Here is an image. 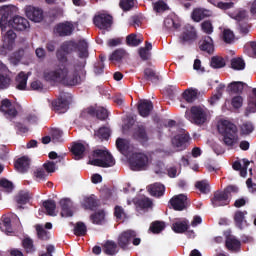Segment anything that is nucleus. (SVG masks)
<instances>
[{
    "label": "nucleus",
    "mask_w": 256,
    "mask_h": 256,
    "mask_svg": "<svg viewBox=\"0 0 256 256\" xmlns=\"http://www.w3.org/2000/svg\"><path fill=\"white\" fill-rule=\"evenodd\" d=\"M26 17L34 23H41L43 21V10L34 6H26L25 8Z\"/></svg>",
    "instance_id": "12"
},
{
    "label": "nucleus",
    "mask_w": 256,
    "mask_h": 256,
    "mask_svg": "<svg viewBox=\"0 0 256 256\" xmlns=\"http://www.w3.org/2000/svg\"><path fill=\"white\" fill-rule=\"evenodd\" d=\"M222 39L224 43H232L235 41V34L229 28H224L222 31Z\"/></svg>",
    "instance_id": "41"
},
{
    "label": "nucleus",
    "mask_w": 256,
    "mask_h": 256,
    "mask_svg": "<svg viewBox=\"0 0 256 256\" xmlns=\"http://www.w3.org/2000/svg\"><path fill=\"white\" fill-rule=\"evenodd\" d=\"M231 104H232V107H234V109H239V108L243 107V97H241V96L233 97Z\"/></svg>",
    "instance_id": "64"
},
{
    "label": "nucleus",
    "mask_w": 256,
    "mask_h": 256,
    "mask_svg": "<svg viewBox=\"0 0 256 256\" xmlns=\"http://www.w3.org/2000/svg\"><path fill=\"white\" fill-rule=\"evenodd\" d=\"M45 81L63 83L64 85H79L85 78V60L80 64L65 63L55 70L47 69L43 73Z\"/></svg>",
    "instance_id": "1"
},
{
    "label": "nucleus",
    "mask_w": 256,
    "mask_h": 256,
    "mask_svg": "<svg viewBox=\"0 0 256 256\" xmlns=\"http://www.w3.org/2000/svg\"><path fill=\"white\" fill-rule=\"evenodd\" d=\"M229 201H231V198H229L227 193L224 191L216 192L212 198V205L213 207H223L225 205H229Z\"/></svg>",
    "instance_id": "13"
},
{
    "label": "nucleus",
    "mask_w": 256,
    "mask_h": 256,
    "mask_svg": "<svg viewBox=\"0 0 256 256\" xmlns=\"http://www.w3.org/2000/svg\"><path fill=\"white\" fill-rule=\"evenodd\" d=\"M197 39V30L191 25H186L180 35V43L183 45L193 43Z\"/></svg>",
    "instance_id": "8"
},
{
    "label": "nucleus",
    "mask_w": 256,
    "mask_h": 256,
    "mask_svg": "<svg viewBox=\"0 0 256 256\" xmlns=\"http://www.w3.org/2000/svg\"><path fill=\"white\" fill-rule=\"evenodd\" d=\"M226 247L229 251H238L241 248V242L234 237H229L226 240Z\"/></svg>",
    "instance_id": "39"
},
{
    "label": "nucleus",
    "mask_w": 256,
    "mask_h": 256,
    "mask_svg": "<svg viewBox=\"0 0 256 256\" xmlns=\"http://www.w3.org/2000/svg\"><path fill=\"white\" fill-rule=\"evenodd\" d=\"M55 33H58L61 37L71 35L73 33V24L71 22L58 24L55 28Z\"/></svg>",
    "instance_id": "18"
},
{
    "label": "nucleus",
    "mask_w": 256,
    "mask_h": 256,
    "mask_svg": "<svg viewBox=\"0 0 256 256\" xmlns=\"http://www.w3.org/2000/svg\"><path fill=\"white\" fill-rule=\"evenodd\" d=\"M125 57V50L118 49L110 56V61H121Z\"/></svg>",
    "instance_id": "57"
},
{
    "label": "nucleus",
    "mask_w": 256,
    "mask_h": 256,
    "mask_svg": "<svg viewBox=\"0 0 256 256\" xmlns=\"http://www.w3.org/2000/svg\"><path fill=\"white\" fill-rule=\"evenodd\" d=\"M31 164V160H29V157L24 156L19 158L15 163V168L20 173H25L29 169V165Z\"/></svg>",
    "instance_id": "24"
},
{
    "label": "nucleus",
    "mask_w": 256,
    "mask_h": 256,
    "mask_svg": "<svg viewBox=\"0 0 256 256\" xmlns=\"http://www.w3.org/2000/svg\"><path fill=\"white\" fill-rule=\"evenodd\" d=\"M87 42L85 40H80L78 42V55L80 59H87L89 57V52H87Z\"/></svg>",
    "instance_id": "38"
},
{
    "label": "nucleus",
    "mask_w": 256,
    "mask_h": 256,
    "mask_svg": "<svg viewBox=\"0 0 256 256\" xmlns=\"http://www.w3.org/2000/svg\"><path fill=\"white\" fill-rule=\"evenodd\" d=\"M126 43L130 47H137L143 43V37H137L136 34H130L126 38Z\"/></svg>",
    "instance_id": "37"
},
{
    "label": "nucleus",
    "mask_w": 256,
    "mask_h": 256,
    "mask_svg": "<svg viewBox=\"0 0 256 256\" xmlns=\"http://www.w3.org/2000/svg\"><path fill=\"white\" fill-rule=\"evenodd\" d=\"M94 25L98 27V29H102L103 31H107L111 28L113 23V18L107 14H98L94 17Z\"/></svg>",
    "instance_id": "9"
},
{
    "label": "nucleus",
    "mask_w": 256,
    "mask_h": 256,
    "mask_svg": "<svg viewBox=\"0 0 256 256\" xmlns=\"http://www.w3.org/2000/svg\"><path fill=\"white\" fill-rule=\"evenodd\" d=\"M74 233L78 236L86 235L87 226L83 222H78L74 228Z\"/></svg>",
    "instance_id": "53"
},
{
    "label": "nucleus",
    "mask_w": 256,
    "mask_h": 256,
    "mask_svg": "<svg viewBox=\"0 0 256 256\" xmlns=\"http://www.w3.org/2000/svg\"><path fill=\"white\" fill-rule=\"evenodd\" d=\"M156 175H165V164L163 162H155L152 167Z\"/></svg>",
    "instance_id": "52"
},
{
    "label": "nucleus",
    "mask_w": 256,
    "mask_h": 256,
    "mask_svg": "<svg viewBox=\"0 0 256 256\" xmlns=\"http://www.w3.org/2000/svg\"><path fill=\"white\" fill-rule=\"evenodd\" d=\"M36 231L39 239H42V241H47V239H50L51 234L46 231L45 228H43L41 225H36Z\"/></svg>",
    "instance_id": "46"
},
{
    "label": "nucleus",
    "mask_w": 256,
    "mask_h": 256,
    "mask_svg": "<svg viewBox=\"0 0 256 256\" xmlns=\"http://www.w3.org/2000/svg\"><path fill=\"white\" fill-rule=\"evenodd\" d=\"M73 44L71 43H64L60 50L57 51V58L60 61H65V55H67V53H69V48L72 47Z\"/></svg>",
    "instance_id": "40"
},
{
    "label": "nucleus",
    "mask_w": 256,
    "mask_h": 256,
    "mask_svg": "<svg viewBox=\"0 0 256 256\" xmlns=\"http://www.w3.org/2000/svg\"><path fill=\"white\" fill-rule=\"evenodd\" d=\"M151 49H153V45L151 44V42H146L145 47L139 49V55L141 59H143L144 61H146V59H149V57H151Z\"/></svg>",
    "instance_id": "36"
},
{
    "label": "nucleus",
    "mask_w": 256,
    "mask_h": 256,
    "mask_svg": "<svg viewBox=\"0 0 256 256\" xmlns=\"http://www.w3.org/2000/svg\"><path fill=\"white\" fill-rule=\"evenodd\" d=\"M151 165V159L143 153H134L130 158V169L132 171H145Z\"/></svg>",
    "instance_id": "6"
},
{
    "label": "nucleus",
    "mask_w": 256,
    "mask_h": 256,
    "mask_svg": "<svg viewBox=\"0 0 256 256\" xmlns=\"http://www.w3.org/2000/svg\"><path fill=\"white\" fill-rule=\"evenodd\" d=\"M103 250L106 255H117V253H119L117 243L111 240H108L104 243Z\"/></svg>",
    "instance_id": "29"
},
{
    "label": "nucleus",
    "mask_w": 256,
    "mask_h": 256,
    "mask_svg": "<svg viewBox=\"0 0 256 256\" xmlns=\"http://www.w3.org/2000/svg\"><path fill=\"white\" fill-rule=\"evenodd\" d=\"M163 229H165V223L164 222H154L152 223V225L150 226V231H152V233H161V231H163Z\"/></svg>",
    "instance_id": "56"
},
{
    "label": "nucleus",
    "mask_w": 256,
    "mask_h": 256,
    "mask_svg": "<svg viewBox=\"0 0 256 256\" xmlns=\"http://www.w3.org/2000/svg\"><path fill=\"white\" fill-rule=\"evenodd\" d=\"M53 143H58V141H61V137L63 135V132L61 130L54 128L50 132Z\"/></svg>",
    "instance_id": "63"
},
{
    "label": "nucleus",
    "mask_w": 256,
    "mask_h": 256,
    "mask_svg": "<svg viewBox=\"0 0 256 256\" xmlns=\"http://www.w3.org/2000/svg\"><path fill=\"white\" fill-rule=\"evenodd\" d=\"M138 111L141 117H149L153 111V102L150 100H140L138 103Z\"/></svg>",
    "instance_id": "17"
},
{
    "label": "nucleus",
    "mask_w": 256,
    "mask_h": 256,
    "mask_svg": "<svg viewBox=\"0 0 256 256\" xmlns=\"http://www.w3.org/2000/svg\"><path fill=\"white\" fill-rule=\"evenodd\" d=\"M185 118L193 125L201 127L211 121V111L205 106H192L185 112Z\"/></svg>",
    "instance_id": "4"
},
{
    "label": "nucleus",
    "mask_w": 256,
    "mask_h": 256,
    "mask_svg": "<svg viewBox=\"0 0 256 256\" xmlns=\"http://www.w3.org/2000/svg\"><path fill=\"white\" fill-rule=\"evenodd\" d=\"M67 107H69V101L63 97L52 102V109L57 113H65V111H67Z\"/></svg>",
    "instance_id": "20"
},
{
    "label": "nucleus",
    "mask_w": 256,
    "mask_h": 256,
    "mask_svg": "<svg viewBox=\"0 0 256 256\" xmlns=\"http://www.w3.org/2000/svg\"><path fill=\"white\" fill-rule=\"evenodd\" d=\"M91 220L96 225L101 224L103 221H105V211L99 210L98 212L91 216Z\"/></svg>",
    "instance_id": "48"
},
{
    "label": "nucleus",
    "mask_w": 256,
    "mask_h": 256,
    "mask_svg": "<svg viewBox=\"0 0 256 256\" xmlns=\"http://www.w3.org/2000/svg\"><path fill=\"white\" fill-rule=\"evenodd\" d=\"M255 128L253 127V123L251 122H244L241 125V132L243 133V135H249V133H253V130Z\"/></svg>",
    "instance_id": "60"
},
{
    "label": "nucleus",
    "mask_w": 256,
    "mask_h": 256,
    "mask_svg": "<svg viewBox=\"0 0 256 256\" xmlns=\"http://www.w3.org/2000/svg\"><path fill=\"white\" fill-rule=\"evenodd\" d=\"M189 229V221L187 220H176L172 225V230L175 233H185Z\"/></svg>",
    "instance_id": "25"
},
{
    "label": "nucleus",
    "mask_w": 256,
    "mask_h": 256,
    "mask_svg": "<svg viewBox=\"0 0 256 256\" xmlns=\"http://www.w3.org/2000/svg\"><path fill=\"white\" fill-rule=\"evenodd\" d=\"M11 85L9 78V68L3 62H0V89H7Z\"/></svg>",
    "instance_id": "14"
},
{
    "label": "nucleus",
    "mask_w": 256,
    "mask_h": 256,
    "mask_svg": "<svg viewBox=\"0 0 256 256\" xmlns=\"http://www.w3.org/2000/svg\"><path fill=\"white\" fill-rule=\"evenodd\" d=\"M144 75L149 81H152V83H157L159 81V75L155 73L153 68H146L144 70Z\"/></svg>",
    "instance_id": "43"
},
{
    "label": "nucleus",
    "mask_w": 256,
    "mask_h": 256,
    "mask_svg": "<svg viewBox=\"0 0 256 256\" xmlns=\"http://www.w3.org/2000/svg\"><path fill=\"white\" fill-rule=\"evenodd\" d=\"M0 187H2L6 193H11L13 191V183L7 179L0 180Z\"/></svg>",
    "instance_id": "59"
},
{
    "label": "nucleus",
    "mask_w": 256,
    "mask_h": 256,
    "mask_svg": "<svg viewBox=\"0 0 256 256\" xmlns=\"http://www.w3.org/2000/svg\"><path fill=\"white\" fill-rule=\"evenodd\" d=\"M249 165H251L249 160L242 159L241 162H234L232 167L234 171H240L241 177H247V169H249Z\"/></svg>",
    "instance_id": "21"
},
{
    "label": "nucleus",
    "mask_w": 256,
    "mask_h": 256,
    "mask_svg": "<svg viewBox=\"0 0 256 256\" xmlns=\"http://www.w3.org/2000/svg\"><path fill=\"white\" fill-rule=\"evenodd\" d=\"M133 137H134V139H137V141H141V143H145L148 139L147 131H145V127L138 126L134 130Z\"/></svg>",
    "instance_id": "32"
},
{
    "label": "nucleus",
    "mask_w": 256,
    "mask_h": 256,
    "mask_svg": "<svg viewBox=\"0 0 256 256\" xmlns=\"http://www.w3.org/2000/svg\"><path fill=\"white\" fill-rule=\"evenodd\" d=\"M61 217H73V203L71 200L63 199L60 201Z\"/></svg>",
    "instance_id": "19"
},
{
    "label": "nucleus",
    "mask_w": 256,
    "mask_h": 256,
    "mask_svg": "<svg viewBox=\"0 0 256 256\" xmlns=\"http://www.w3.org/2000/svg\"><path fill=\"white\" fill-rule=\"evenodd\" d=\"M96 135L100 139H109V136L111 135V130H109V128L107 127L100 128Z\"/></svg>",
    "instance_id": "62"
},
{
    "label": "nucleus",
    "mask_w": 256,
    "mask_h": 256,
    "mask_svg": "<svg viewBox=\"0 0 256 256\" xmlns=\"http://www.w3.org/2000/svg\"><path fill=\"white\" fill-rule=\"evenodd\" d=\"M196 188H198L201 193H209V182H207V180L199 181L196 183Z\"/></svg>",
    "instance_id": "61"
},
{
    "label": "nucleus",
    "mask_w": 256,
    "mask_h": 256,
    "mask_svg": "<svg viewBox=\"0 0 256 256\" xmlns=\"http://www.w3.org/2000/svg\"><path fill=\"white\" fill-rule=\"evenodd\" d=\"M210 16H211V11L203 8H196L192 13V19L197 23L205 19V17H210Z\"/></svg>",
    "instance_id": "26"
},
{
    "label": "nucleus",
    "mask_w": 256,
    "mask_h": 256,
    "mask_svg": "<svg viewBox=\"0 0 256 256\" xmlns=\"http://www.w3.org/2000/svg\"><path fill=\"white\" fill-rule=\"evenodd\" d=\"M148 191L153 197H163L165 195V186L161 183H154L148 186Z\"/></svg>",
    "instance_id": "22"
},
{
    "label": "nucleus",
    "mask_w": 256,
    "mask_h": 256,
    "mask_svg": "<svg viewBox=\"0 0 256 256\" xmlns=\"http://www.w3.org/2000/svg\"><path fill=\"white\" fill-rule=\"evenodd\" d=\"M211 67L214 69H222V67H225V59H223L221 56L212 57Z\"/></svg>",
    "instance_id": "44"
},
{
    "label": "nucleus",
    "mask_w": 256,
    "mask_h": 256,
    "mask_svg": "<svg viewBox=\"0 0 256 256\" xmlns=\"http://www.w3.org/2000/svg\"><path fill=\"white\" fill-rule=\"evenodd\" d=\"M31 199V195L27 191H20L16 196V203L18 204L19 209H21V205H26L29 203Z\"/></svg>",
    "instance_id": "33"
},
{
    "label": "nucleus",
    "mask_w": 256,
    "mask_h": 256,
    "mask_svg": "<svg viewBox=\"0 0 256 256\" xmlns=\"http://www.w3.org/2000/svg\"><path fill=\"white\" fill-rule=\"evenodd\" d=\"M43 207L46 209L47 215H50V217H56L57 212L55 209L57 208V205L55 204V201L47 200L43 203Z\"/></svg>",
    "instance_id": "35"
},
{
    "label": "nucleus",
    "mask_w": 256,
    "mask_h": 256,
    "mask_svg": "<svg viewBox=\"0 0 256 256\" xmlns=\"http://www.w3.org/2000/svg\"><path fill=\"white\" fill-rule=\"evenodd\" d=\"M243 89H245V83L243 82H232L227 87L229 93H243Z\"/></svg>",
    "instance_id": "34"
},
{
    "label": "nucleus",
    "mask_w": 256,
    "mask_h": 256,
    "mask_svg": "<svg viewBox=\"0 0 256 256\" xmlns=\"http://www.w3.org/2000/svg\"><path fill=\"white\" fill-rule=\"evenodd\" d=\"M1 231L6 233V235H11L13 233V227H11V220L9 218H5L3 223L0 226Z\"/></svg>",
    "instance_id": "49"
},
{
    "label": "nucleus",
    "mask_w": 256,
    "mask_h": 256,
    "mask_svg": "<svg viewBox=\"0 0 256 256\" xmlns=\"http://www.w3.org/2000/svg\"><path fill=\"white\" fill-rule=\"evenodd\" d=\"M187 141H189V135L180 133L172 139V145L177 151H183L187 147Z\"/></svg>",
    "instance_id": "15"
},
{
    "label": "nucleus",
    "mask_w": 256,
    "mask_h": 256,
    "mask_svg": "<svg viewBox=\"0 0 256 256\" xmlns=\"http://www.w3.org/2000/svg\"><path fill=\"white\" fill-rule=\"evenodd\" d=\"M116 147L118 151L122 153V155H127V152L129 151V149H131V144L127 139L118 138L116 140Z\"/></svg>",
    "instance_id": "30"
},
{
    "label": "nucleus",
    "mask_w": 256,
    "mask_h": 256,
    "mask_svg": "<svg viewBox=\"0 0 256 256\" xmlns=\"http://www.w3.org/2000/svg\"><path fill=\"white\" fill-rule=\"evenodd\" d=\"M248 111H250V113H256V88L252 90V97L248 103Z\"/></svg>",
    "instance_id": "51"
},
{
    "label": "nucleus",
    "mask_w": 256,
    "mask_h": 256,
    "mask_svg": "<svg viewBox=\"0 0 256 256\" xmlns=\"http://www.w3.org/2000/svg\"><path fill=\"white\" fill-rule=\"evenodd\" d=\"M200 49L201 51H205L209 55L213 54V51H215L213 39L209 36L205 37L203 41L200 42Z\"/></svg>",
    "instance_id": "23"
},
{
    "label": "nucleus",
    "mask_w": 256,
    "mask_h": 256,
    "mask_svg": "<svg viewBox=\"0 0 256 256\" xmlns=\"http://www.w3.org/2000/svg\"><path fill=\"white\" fill-rule=\"evenodd\" d=\"M0 111L6 117H9V118L17 117V105L11 102L9 99L2 100Z\"/></svg>",
    "instance_id": "10"
},
{
    "label": "nucleus",
    "mask_w": 256,
    "mask_h": 256,
    "mask_svg": "<svg viewBox=\"0 0 256 256\" xmlns=\"http://www.w3.org/2000/svg\"><path fill=\"white\" fill-rule=\"evenodd\" d=\"M85 151H87V147L81 143H76L72 146V153L76 161H79V159H83Z\"/></svg>",
    "instance_id": "27"
},
{
    "label": "nucleus",
    "mask_w": 256,
    "mask_h": 256,
    "mask_svg": "<svg viewBox=\"0 0 256 256\" xmlns=\"http://www.w3.org/2000/svg\"><path fill=\"white\" fill-rule=\"evenodd\" d=\"M13 10L10 6H2L0 8V27L2 30V46L0 47V55H7L10 51L15 49V39L17 34L11 30V26H7L9 17H11Z\"/></svg>",
    "instance_id": "2"
},
{
    "label": "nucleus",
    "mask_w": 256,
    "mask_h": 256,
    "mask_svg": "<svg viewBox=\"0 0 256 256\" xmlns=\"http://www.w3.org/2000/svg\"><path fill=\"white\" fill-rule=\"evenodd\" d=\"M209 3H211L212 5H214L215 7H218V9H231V7H233V3L232 2H217V0H208Z\"/></svg>",
    "instance_id": "50"
},
{
    "label": "nucleus",
    "mask_w": 256,
    "mask_h": 256,
    "mask_svg": "<svg viewBox=\"0 0 256 256\" xmlns=\"http://www.w3.org/2000/svg\"><path fill=\"white\" fill-rule=\"evenodd\" d=\"M22 245L27 253H33L35 251V246H33V240L31 238H25L22 241Z\"/></svg>",
    "instance_id": "54"
},
{
    "label": "nucleus",
    "mask_w": 256,
    "mask_h": 256,
    "mask_svg": "<svg viewBox=\"0 0 256 256\" xmlns=\"http://www.w3.org/2000/svg\"><path fill=\"white\" fill-rule=\"evenodd\" d=\"M183 98L187 103H193L197 99V90L188 89L183 93Z\"/></svg>",
    "instance_id": "45"
},
{
    "label": "nucleus",
    "mask_w": 256,
    "mask_h": 256,
    "mask_svg": "<svg viewBox=\"0 0 256 256\" xmlns=\"http://www.w3.org/2000/svg\"><path fill=\"white\" fill-rule=\"evenodd\" d=\"M218 133L222 137L224 145L227 147H235L239 143V135L237 134V126L229 120L221 119L217 124Z\"/></svg>",
    "instance_id": "3"
},
{
    "label": "nucleus",
    "mask_w": 256,
    "mask_h": 256,
    "mask_svg": "<svg viewBox=\"0 0 256 256\" xmlns=\"http://www.w3.org/2000/svg\"><path fill=\"white\" fill-rule=\"evenodd\" d=\"M247 215V211H236L234 214V221L236 223V226L239 227V229H243L247 225V220L245 219V216Z\"/></svg>",
    "instance_id": "28"
},
{
    "label": "nucleus",
    "mask_w": 256,
    "mask_h": 256,
    "mask_svg": "<svg viewBox=\"0 0 256 256\" xmlns=\"http://www.w3.org/2000/svg\"><path fill=\"white\" fill-rule=\"evenodd\" d=\"M164 25L167 29H179L181 27V22L179 20H173L172 18H166L164 20Z\"/></svg>",
    "instance_id": "47"
},
{
    "label": "nucleus",
    "mask_w": 256,
    "mask_h": 256,
    "mask_svg": "<svg viewBox=\"0 0 256 256\" xmlns=\"http://www.w3.org/2000/svg\"><path fill=\"white\" fill-rule=\"evenodd\" d=\"M170 205L175 209V211H183L189 207V200L185 194H179L170 200Z\"/></svg>",
    "instance_id": "11"
},
{
    "label": "nucleus",
    "mask_w": 256,
    "mask_h": 256,
    "mask_svg": "<svg viewBox=\"0 0 256 256\" xmlns=\"http://www.w3.org/2000/svg\"><path fill=\"white\" fill-rule=\"evenodd\" d=\"M27 79H29V76L25 74V72H20L16 77V87L20 91L25 90L27 87Z\"/></svg>",
    "instance_id": "31"
},
{
    "label": "nucleus",
    "mask_w": 256,
    "mask_h": 256,
    "mask_svg": "<svg viewBox=\"0 0 256 256\" xmlns=\"http://www.w3.org/2000/svg\"><path fill=\"white\" fill-rule=\"evenodd\" d=\"M9 25L16 31H25L29 29V21L21 16H15L12 21L8 22Z\"/></svg>",
    "instance_id": "16"
},
{
    "label": "nucleus",
    "mask_w": 256,
    "mask_h": 256,
    "mask_svg": "<svg viewBox=\"0 0 256 256\" xmlns=\"http://www.w3.org/2000/svg\"><path fill=\"white\" fill-rule=\"evenodd\" d=\"M34 177L37 181H45V179H47V172H45V168H37L34 171Z\"/></svg>",
    "instance_id": "55"
},
{
    "label": "nucleus",
    "mask_w": 256,
    "mask_h": 256,
    "mask_svg": "<svg viewBox=\"0 0 256 256\" xmlns=\"http://www.w3.org/2000/svg\"><path fill=\"white\" fill-rule=\"evenodd\" d=\"M231 67L234 71H243V69H245V60L242 58H234L231 60Z\"/></svg>",
    "instance_id": "42"
},
{
    "label": "nucleus",
    "mask_w": 256,
    "mask_h": 256,
    "mask_svg": "<svg viewBox=\"0 0 256 256\" xmlns=\"http://www.w3.org/2000/svg\"><path fill=\"white\" fill-rule=\"evenodd\" d=\"M135 6V0H120V7L123 11H129Z\"/></svg>",
    "instance_id": "58"
},
{
    "label": "nucleus",
    "mask_w": 256,
    "mask_h": 256,
    "mask_svg": "<svg viewBox=\"0 0 256 256\" xmlns=\"http://www.w3.org/2000/svg\"><path fill=\"white\" fill-rule=\"evenodd\" d=\"M89 164L95 167H113L115 159L106 149H96L89 156Z\"/></svg>",
    "instance_id": "5"
},
{
    "label": "nucleus",
    "mask_w": 256,
    "mask_h": 256,
    "mask_svg": "<svg viewBox=\"0 0 256 256\" xmlns=\"http://www.w3.org/2000/svg\"><path fill=\"white\" fill-rule=\"evenodd\" d=\"M137 234L133 230H128L123 232L118 238V245L125 249L126 246L129 245V242L133 239V245H139L141 243V239L135 238Z\"/></svg>",
    "instance_id": "7"
}]
</instances>
